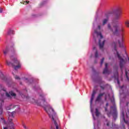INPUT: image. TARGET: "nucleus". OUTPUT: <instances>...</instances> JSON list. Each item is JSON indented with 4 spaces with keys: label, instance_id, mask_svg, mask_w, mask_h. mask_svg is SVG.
Returning a JSON list of instances; mask_svg holds the SVG:
<instances>
[{
    "label": "nucleus",
    "instance_id": "1",
    "mask_svg": "<svg viewBox=\"0 0 129 129\" xmlns=\"http://www.w3.org/2000/svg\"><path fill=\"white\" fill-rule=\"evenodd\" d=\"M107 28L109 31L111 32L114 36H118L120 32L121 36V43L124 42V34H123V33H124V28H120L119 24H118L113 25L112 27H111L110 24H108L107 25Z\"/></svg>",
    "mask_w": 129,
    "mask_h": 129
},
{
    "label": "nucleus",
    "instance_id": "2",
    "mask_svg": "<svg viewBox=\"0 0 129 129\" xmlns=\"http://www.w3.org/2000/svg\"><path fill=\"white\" fill-rule=\"evenodd\" d=\"M15 113H16V111L7 112V115L8 116V122L7 123L5 120H3V129H15L14 127V124L13 122V118L15 117Z\"/></svg>",
    "mask_w": 129,
    "mask_h": 129
},
{
    "label": "nucleus",
    "instance_id": "3",
    "mask_svg": "<svg viewBox=\"0 0 129 129\" xmlns=\"http://www.w3.org/2000/svg\"><path fill=\"white\" fill-rule=\"evenodd\" d=\"M7 91L6 89L4 88L3 85H0V93H1V96H0V116L3 114V104L5 102V99H4V97L3 96L4 94V92H6Z\"/></svg>",
    "mask_w": 129,
    "mask_h": 129
},
{
    "label": "nucleus",
    "instance_id": "4",
    "mask_svg": "<svg viewBox=\"0 0 129 129\" xmlns=\"http://www.w3.org/2000/svg\"><path fill=\"white\" fill-rule=\"evenodd\" d=\"M13 62V63H12L11 61H9L8 60L6 61L7 65L10 67H14L15 70H18V69H20V68H21V63H20V61H19L18 59L14 58Z\"/></svg>",
    "mask_w": 129,
    "mask_h": 129
},
{
    "label": "nucleus",
    "instance_id": "5",
    "mask_svg": "<svg viewBox=\"0 0 129 129\" xmlns=\"http://www.w3.org/2000/svg\"><path fill=\"white\" fill-rule=\"evenodd\" d=\"M114 50H115V51H116L117 57L119 59V60H120L119 66H120L121 71L122 73V69L123 68V66H124V64H125V61L124 60V59H123V58H122L121 57V56H120V55H119L118 51H117V50L116 49V44H115Z\"/></svg>",
    "mask_w": 129,
    "mask_h": 129
},
{
    "label": "nucleus",
    "instance_id": "6",
    "mask_svg": "<svg viewBox=\"0 0 129 129\" xmlns=\"http://www.w3.org/2000/svg\"><path fill=\"white\" fill-rule=\"evenodd\" d=\"M114 12L115 13L114 19L116 20H119L121 17V14L122 13V12L121 11V8H118L115 9Z\"/></svg>",
    "mask_w": 129,
    "mask_h": 129
},
{
    "label": "nucleus",
    "instance_id": "7",
    "mask_svg": "<svg viewBox=\"0 0 129 129\" xmlns=\"http://www.w3.org/2000/svg\"><path fill=\"white\" fill-rule=\"evenodd\" d=\"M113 69L114 71H115L114 74V77L115 79L117 80L118 84H119V81H118V72H117L118 70V65L115 64L113 67Z\"/></svg>",
    "mask_w": 129,
    "mask_h": 129
},
{
    "label": "nucleus",
    "instance_id": "8",
    "mask_svg": "<svg viewBox=\"0 0 129 129\" xmlns=\"http://www.w3.org/2000/svg\"><path fill=\"white\" fill-rule=\"evenodd\" d=\"M40 96L42 98L41 99V101L40 103L37 102V105H41L42 106H49V104L47 103V102H46V99H45L44 96L45 95L44 94H41L40 95Z\"/></svg>",
    "mask_w": 129,
    "mask_h": 129
},
{
    "label": "nucleus",
    "instance_id": "9",
    "mask_svg": "<svg viewBox=\"0 0 129 129\" xmlns=\"http://www.w3.org/2000/svg\"><path fill=\"white\" fill-rule=\"evenodd\" d=\"M50 118H51L52 121L54 122L55 129H61V128L58 125V117L57 116H49Z\"/></svg>",
    "mask_w": 129,
    "mask_h": 129
},
{
    "label": "nucleus",
    "instance_id": "10",
    "mask_svg": "<svg viewBox=\"0 0 129 129\" xmlns=\"http://www.w3.org/2000/svg\"><path fill=\"white\" fill-rule=\"evenodd\" d=\"M6 95L7 97H8V98H12V96L13 97H16V96H17V95L16 94V93H15V92H14V91H13L9 92V93H8V92H6Z\"/></svg>",
    "mask_w": 129,
    "mask_h": 129
},
{
    "label": "nucleus",
    "instance_id": "11",
    "mask_svg": "<svg viewBox=\"0 0 129 129\" xmlns=\"http://www.w3.org/2000/svg\"><path fill=\"white\" fill-rule=\"evenodd\" d=\"M105 94V93H99L95 100L96 102H100L102 99V96Z\"/></svg>",
    "mask_w": 129,
    "mask_h": 129
},
{
    "label": "nucleus",
    "instance_id": "12",
    "mask_svg": "<svg viewBox=\"0 0 129 129\" xmlns=\"http://www.w3.org/2000/svg\"><path fill=\"white\" fill-rule=\"evenodd\" d=\"M95 94H96V90H93L92 95H91V100H90V104L91 105L92 104V102L93 101V99H94V97L95 96Z\"/></svg>",
    "mask_w": 129,
    "mask_h": 129
},
{
    "label": "nucleus",
    "instance_id": "13",
    "mask_svg": "<svg viewBox=\"0 0 129 129\" xmlns=\"http://www.w3.org/2000/svg\"><path fill=\"white\" fill-rule=\"evenodd\" d=\"M0 79H2V80H3V81H7V80H8V79L6 77V76H5L2 72H0Z\"/></svg>",
    "mask_w": 129,
    "mask_h": 129
},
{
    "label": "nucleus",
    "instance_id": "14",
    "mask_svg": "<svg viewBox=\"0 0 129 129\" xmlns=\"http://www.w3.org/2000/svg\"><path fill=\"white\" fill-rule=\"evenodd\" d=\"M104 43H105V40H104L102 43H101V41L100 39L99 40V46L100 49H102L103 48V46H104Z\"/></svg>",
    "mask_w": 129,
    "mask_h": 129
},
{
    "label": "nucleus",
    "instance_id": "15",
    "mask_svg": "<svg viewBox=\"0 0 129 129\" xmlns=\"http://www.w3.org/2000/svg\"><path fill=\"white\" fill-rule=\"evenodd\" d=\"M112 116L114 119H116V117H117V111H116V109L113 110Z\"/></svg>",
    "mask_w": 129,
    "mask_h": 129
},
{
    "label": "nucleus",
    "instance_id": "16",
    "mask_svg": "<svg viewBox=\"0 0 129 129\" xmlns=\"http://www.w3.org/2000/svg\"><path fill=\"white\" fill-rule=\"evenodd\" d=\"M94 33H95V34H97V36H100L101 39H102V38H103V36L101 34V32H97V30H95L94 31Z\"/></svg>",
    "mask_w": 129,
    "mask_h": 129
},
{
    "label": "nucleus",
    "instance_id": "17",
    "mask_svg": "<svg viewBox=\"0 0 129 129\" xmlns=\"http://www.w3.org/2000/svg\"><path fill=\"white\" fill-rule=\"evenodd\" d=\"M14 107H15V106L13 105H10V106L6 107V110H11V109H13Z\"/></svg>",
    "mask_w": 129,
    "mask_h": 129
},
{
    "label": "nucleus",
    "instance_id": "18",
    "mask_svg": "<svg viewBox=\"0 0 129 129\" xmlns=\"http://www.w3.org/2000/svg\"><path fill=\"white\" fill-rule=\"evenodd\" d=\"M15 32L14 31V30H12L11 29H9L8 31V35H9V36H11V35H14Z\"/></svg>",
    "mask_w": 129,
    "mask_h": 129
},
{
    "label": "nucleus",
    "instance_id": "19",
    "mask_svg": "<svg viewBox=\"0 0 129 129\" xmlns=\"http://www.w3.org/2000/svg\"><path fill=\"white\" fill-rule=\"evenodd\" d=\"M118 44H119V47L120 48H124V46H123V44L121 43V42H120V40H118Z\"/></svg>",
    "mask_w": 129,
    "mask_h": 129
},
{
    "label": "nucleus",
    "instance_id": "20",
    "mask_svg": "<svg viewBox=\"0 0 129 129\" xmlns=\"http://www.w3.org/2000/svg\"><path fill=\"white\" fill-rule=\"evenodd\" d=\"M9 48H6V49L4 50V55H6L8 54V53H9Z\"/></svg>",
    "mask_w": 129,
    "mask_h": 129
},
{
    "label": "nucleus",
    "instance_id": "21",
    "mask_svg": "<svg viewBox=\"0 0 129 129\" xmlns=\"http://www.w3.org/2000/svg\"><path fill=\"white\" fill-rule=\"evenodd\" d=\"M108 22V18L105 19L103 20V26H104Z\"/></svg>",
    "mask_w": 129,
    "mask_h": 129
},
{
    "label": "nucleus",
    "instance_id": "22",
    "mask_svg": "<svg viewBox=\"0 0 129 129\" xmlns=\"http://www.w3.org/2000/svg\"><path fill=\"white\" fill-rule=\"evenodd\" d=\"M103 74H108V69L105 68L103 70Z\"/></svg>",
    "mask_w": 129,
    "mask_h": 129
},
{
    "label": "nucleus",
    "instance_id": "23",
    "mask_svg": "<svg viewBox=\"0 0 129 129\" xmlns=\"http://www.w3.org/2000/svg\"><path fill=\"white\" fill-rule=\"evenodd\" d=\"M20 3H21V4H23V5H27V4H29V3H30V2H29V1L25 2V0H23Z\"/></svg>",
    "mask_w": 129,
    "mask_h": 129
},
{
    "label": "nucleus",
    "instance_id": "24",
    "mask_svg": "<svg viewBox=\"0 0 129 129\" xmlns=\"http://www.w3.org/2000/svg\"><path fill=\"white\" fill-rule=\"evenodd\" d=\"M95 113H96V115L97 116H99V114H100V113L99 111H98V109L96 108V112H95Z\"/></svg>",
    "mask_w": 129,
    "mask_h": 129
},
{
    "label": "nucleus",
    "instance_id": "25",
    "mask_svg": "<svg viewBox=\"0 0 129 129\" xmlns=\"http://www.w3.org/2000/svg\"><path fill=\"white\" fill-rule=\"evenodd\" d=\"M104 61V57H103L101 60L100 66H102V64H103V62Z\"/></svg>",
    "mask_w": 129,
    "mask_h": 129
},
{
    "label": "nucleus",
    "instance_id": "26",
    "mask_svg": "<svg viewBox=\"0 0 129 129\" xmlns=\"http://www.w3.org/2000/svg\"><path fill=\"white\" fill-rule=\"evenodd\" d=\"M95 56V58H98V51L97 50H96Z\"/></svg>",
    "mask_w": 129,
    "mask_h": 129
},
{
    "label": "nucleus",
    "instance_id": "27",
    "mask_svg": "<svg viewBox=\"0 0 129 129\" xmlns=\"http://www.w3.org/2000/svg\"><path fill=\"white\" fill-rule=\"evenodd\" d=\"M125 74L127 79H128V76H127V71H126V69H125Z\"/></svg>",
    "mask_w": 129,
    "mask_h": 129
},
{
    "label": "nucleus",
    "instance_id": "28",
    "mask_svg": "<svg viewBox=\"0 0 129 129\" xmlns=\"http://www.w3.org/2000/svg\"><path fill=\"white\" fill-rule=\"evenodd\" d=\"M20 95L22 97V98H26V97H27L26 96H25V95H24V94L22 93H20Z\"/></svg>",
    "mask_w": 129,
    "mask_h": 129
},
{
    "label": "nucleus",
    "instance_id": "29",
    "mask_svg": "<svg viewBox=\"0 0 129 129\" xmlns=\"http://www.w3.org/2000/svg\"><path fill=\"white\" fill-rule=\"evenodd\" d=\"M125 25L127 27H129V21H126V22H125Z\"/></svg>",
    "mask_w": 129,
    "mask_h": 129
},
{
    "label": "nucleus",
    "instance_id": "30",
    "mask_svg": "<svg viewBox=\"0 0 129 129\" xmlns=\"http://www.w3.org/2000/svg\"><path fill=\"white\" fill-rule=\"evenodd\" d=\"M15 79H16L17 80H20V77L18 76H15Z\"/></svg>",
    "mask_w": 129,
    "mask_h": 129
},
{
    "label": "nucleus",
    "instance_id": "31",
    "mask_svg": "<svg viewBox=\"0 0 129 129\" xmlns=\"http://www.w3.org/2000/svg\"><path fill=\"white\" fill-rule=\"evenodd\" d=\"M108 117H110L111 115V112H109L107 113Z\"/></svg>",
    "mask_w": 129,
    "mask_h": 129
},
{
    "label": "nucleus",
    "instance_id": "32",
    "mask_svg": "<svg viewBox=\"0 0 129 129\" xmlns=\"http://www.w3.org/2000/svg\"><path fill=\"white\" fill-rule=\"evenodd\" d=\"M23 126L24 129H28V127H27V126H26V124H23Z\"/></svg>",
    "mask_w": 129,
    "mask_h": 129
},
{
    "label": "nucleus",
    "instance_id": "33",
    "mask_svg": "<svg viewBox=\"0 0 129 129\" xmlns=\"http://www.w3.org/2000/svg\"><path fill=\"white\" fill-rule=\"evenodd\" d=\"M106 121H107V124H106V125H107V126H109V123H110V121H107V120H106Z\"/></svg>",
    "mask_w": 129,
    "mask_h": 129
},
{
    "label": "nucleus",
    "instance_id": "34",
    "mask_svg": "<svg viewBox=\"0 0 129 129\" xmlns=\"http://www.w3.org/2000/svg\"><path fill=\"white\" fill-rule=\"evenodd\" d=\"M108 63H105V68L108 69Z\"/></svg>",
    "mask_w": 129,
    "mask_h": 129
},
{
    "label": "nucleus",
    "instance_id": "35",
    "mask_svg": "<svg viewBox=\"0 0 129 129\" xmlns=\"http://www.w3.org/2000/svg\"><path fill=\"white\" fill-rule=\"evenodd\" d=\"M0 13H3V8H0Z\"/></svg>",
    "mask_w": 129,
    "mask_h": 129
},
{
    "label": "nucleus",
    "instance_id": "36",
    "mask_svg": "<svg viewBox=\"0 0 129 129\" xmlns=\"http://www.w3.org/2000/svg\"><path fill=\"white\" fill-rule=\"evenodd\" d=\"M100 88H101V89H102V90H104V87H102V86H101Z\"/></svg>",
    "mask_w": 129,
    "mask_h": 129
},
{
    "label": "nucleus",
    "instance_id": "37",
    "mask_svg": "<svg viewBox=\"0 0 129 129\" xmlns=\"http://www.w3.org/2000/svg\"><path fill=\"white\" fill-rule=\"evenodd\" d=\"M105 111H107V107H105Z\"/></svg>",
    "mask_w": 129,
    "mask_h": 129
},
{
    "label": "nucleus",
    "instance_id": "38",
    "mask_svg": "<svg viewBox=\"0 0 129 129\" xmlns=\"http://www.w3.org/2000/svg\"><path fill=\"white\" fill-rule=\"evenodd\" d=\"M93 50H96V47H95V46L93 47Z\"/></svg>",
    "mask_w": 129,
    "mask_h": 129
},
{
    "label": "nucleus",
    "instance_id": "39",
    "mask_svg": "<svg viewBox=\"0 0 129 129\" xmlns=\"http://www.w3.org/2000/svg\"><path fill=\"white\" fill-rule=\"evenodd\" d=\"M98 28L99 30H100V26L99 25Z\"/></svg>",
    "mask_w": 129,
    "mask_h": 129
},
{
    "label": "nucleus",
    "instance_id": "40",
    "mask_svg": "<svg viewBox=\"0 0 129 129\" xmlns=\"http://www.w3.org/2000/svg\"><path fill=\"white\" fill-rule=\"evenodd\" d=\"M106 106H108V103H107L106 104Z\"/></svg>",
    "mask_w": 129,
    "mask_h": 129
},
{
    "label": "nucleus",
    "instance_id": "41",
    "mask_svg": "<svg viewBox=\"0 0 129 129\" xmlns=\"http://www.w3.org/2000/svg\"><path fill=\"white\" fill-rule=\"evenodd\" d=\"M13 52H15V49L13 48Z\"/></svg>",
    "mask_w": 129,
    "mask_h": 129
},
{
    "label": "nucleus",
    "instance_id": "42",
    "mask_svg": "<svg viewBox=\"0 0 129 129\" xmlns=\"http://www.w3.org/2000/svg\"><path fill=\"white\" fill-rule=\"evenodd\" d=\"M25 80H26V81H28V79H25Z\"/></svg>",
    "mask_w": 129,
    "mask_h": 129
},
{
    "label": "nucleus",
    "instance_id": "43",
    "mask_svg": "<svg viewBox=\"0 0 129 129\" xmlns=\"http://www.w3.org/2000/svg\"><path fill=\"white\" fill-rule=\"evenodd\" d=\"M128 105V103H127V105Z\"/></svg>",
    "mask_w": 129,
    "mask_h": 129
},
{
    "label": "nucleus",
    "instance_id": "44",
    "mask_svg": "<svg viewBox=\"0 0 129 129\" xmlns=\"http://www.w3.org/2000/svg\"><path fill=\"white\" fill-rule=\"evenodd\" d=\"M109 60H110V57L109 58Z\"/></svg>",
    "mask_w": 129,
    "mask_h": 129
},
{
    "label": "nucleus",
    "instance_id": "45",
    "mask_svg": "<svg viewBox=\"0 0 129 129\" xmlns=\"http://www.w3.org/2000/svg\"><path fill=\"white\" fill-rule=\"evenodd\" d=\"M106 16H107V14H106Z\"/></svg>",
    "mask_w": 129,
    "mask_h": 129
},
{
    "label": "nucleus",
    "instance_id": "46",
    "mask_svg": "<svg viewBox=\"0 0 129 129\" xmlns=\"http://www.w3.org/2000/svg\"><path fill=\"white\" fill-rule=\"evenodd\" d=\"M124 120H125V119L124 118Z\"/></svg>",
    "mask_w": 129,
    "mask_h": 129
},
{
    "label": "nucleus",
    "instance_id": "47",
    "mask_svg": "<svg viewBox=\"0 0 129 129\" xmlns=\"http://www.w3.org/2000/svg\"><path fill=\"white\" fill-rule=\"evenodd\" d=\"M11 59H12V57H11Z\"/></svg>",
    "mask_w": 129,
    "mask_h": 129
}]
</instances>
